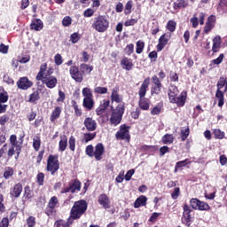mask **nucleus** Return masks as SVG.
Masks as SVG:
<instances>
[{
	"label": "nucleus",
	"mask_w": 227,
	"mask_h": 227,
	"mask_svg": "<svg viewBox=\"0 0 227 227\" xmlns=\"http://www.w3.org/2000/svg\"><path fill=\"white\" fill-rule=\"evenodd\" d=\"M69 74L76 82H82V74L79 71V67L72 66L69 69Z\"/></svg>",
	"instance_id": "obj_12"
},
{
	"label": "nucleus",
	"mask_w": 227,
	"mask_h": 227,
	"mask_svg": "<svg viewBox=\"0 0 227 227\" xmlns=\"http://www.w3.org/2000/svg\"><path fill=\"white\" fill-rule=\"evenodd\" d=\"M168 42H169V38L166 37V34H163L159 39V43L157 45L158 52H160V51L168 45Z\"/></svg>",
	"instance_id": "obj_19"
},
{
	"label": "nucleus",
	"mask_w": 227,
	"mask_h": 227,
	"mask_svg": "<svg viewBox=\"0 0 227 227\" xmlns=\"http://www.w3.org/2000/svg\"><path fill=\"white\" fill-rule=\"evenodd\" d=\"M134 173H136V171L134 169H129L126 175H125V180L127 182L130 181V178H132V176L134 175Z\"/></svg>",
	"instance_id": "obj_60"
},
{
	"label": "nucleus",
	"mask_w": 227,
	"mask_h": 227,
	"mask_svg": "<svg viewBox=\"0 0 227 227\" xmlns=\"http://www.w3.org/2000/svg\"><path fill=\"white\" fill-rule=\"evenodd\" d=\"M61 114V107L59 106H57L52 114H51V121H54L55 120H58V118H59V115Z\"/></svg>",
	"instance_id": "obj_36"
},
{
	"label": "nucleus",
	"mask_w": 227,
	"mask_h": 227,
	"mask_svg": "<svg viewBox=\"0 0 227 227\" xmlns=\"http://www.w3.org/2000/svg\"><path fill=\"white\" fill-rule=\"evenodd\" d=\"M93 150H94V148H93V145H88L87 147H86V154L89 156V157H94V154H95V153H93Z\"/></svg>",
	"instance_id": "obj_51"
},
{
	"label": "nucleus",
	"mask_w": 227,
	"mask_h": 227,
	"mask_svg": "<svg viewBox=\"0 0 227 227\" xmlns=\"http://www.w3.org/2000/svg\"><path fill=\"white\" fill-rule=\"evenodd\" d=\"M55 64L59 66L63 64V58L60 54L55 55Z\"/></svg>",
	"instance_id": "obj_63"
},
{
	"label": "nucleus",
	"mask_w": 227,
	"mask_h": 227,
	"mask_svg": "<svg viewBox=\"0 0 227 227\" xmlns=\"http://www.w3.org/2000/svg\"><path fill=\"white\" fill-rule=\"evenodd\" d=\"M94 93H98L99 95H106V93H107V88L98 86L94 88Z\"/></svg>",
	"instance_id": "obj_41"
},
{
	"label": "nucleus",
	"mask_w": 227,
	"mask_h": 227,
	"mask_svg": "<svg viewBox=\"0 0 227 227\" xmlns=\"http://www.w3.org/2000/svg\"><path fill=\"white\" fill-rule=\"evenodd\" d=\"M147 198L145 195L139 196L134 202L135 208H139V207H145L146 205Z\"/></svg>",
	"instance_id": "obj_22"
},
{
	"label": "nucleus",
	"mask_w": 227,
	"mask_h": 227,
	"mask_svg": "<svg viewBox=\"0 0 227 227\" xmlns=\"http://www.w3.org/2000/svg\"><path fill=\"white\" fill-rule=\"evenodd\" d=\"M160 90H162V85H153L151 93L152 95H159V93H160Z\"/></svg>",
	"instance_id": "obj_44"
},
{
	"label": "nucleus",
	"mask_w": 227,
	"mask_h": 227,
	"mask_svg": "<svg viewBox=\"0 0 227 227\" xmlns=\"http://www.w3.org/2000/svg\"><path fill=\"white\" fill-rule=\"evenodd\" d=\"M30 29L41 31V29H43V22L41 20H34L30 24Z\"/></svg>",
	"instance_id": "obj_24"
},
{
	"label": "nucleus",
	"mask_w": 227,
	"mask_h": 227,
	"mask_svg": "<svg viewBox=\"0 0 227 227\" xmlns=\"http://www.w3.org/2000/svg\"><path fill=\"white\" fill-rule=\"evenodd\" d=\"M83 125L87 129V130H89V132H93V130H97V121L93 120V118H85Z\"/></svg>",
	"instance_id": "obj_14"
},
{
	"label": "nucleus",
	"mask_w": 227,
	"mask_h": 227,
	"mask_svg": "<svg viewBox=\"0 0 227 227\" xmlns=\"http://www.w3.org/2000/svg\"><path fill=\"white\" fill-rule=\"evenodd\" d=\"M40 145H41L40 138L38 137H35L33 139V146L36 152L40 150Z\"/></svg>",
	"instance_id": "obj_46"
},
{
	"label": "nucleus",
	"mask_w": 227,
	"mask_h": 227,
	"mask_svg": "<svg viewBox=\"0 0 227 227\" xmlns=\"http://www.w3.org/2000/svg\"><path fill=\"white\" fill-rule=\"evenodd\" d=\"M67 146H68V138H67V136L63 135L60 137V141H59L60 152H65V150H67Z\"/></svg>",
	"instance_id": "obj_30"
},
{
	"label": "nucleus",
	"mask_w": 227,
	"mask_h": 227,
	"mask_svg": "<svg viewBox=\"0 0 227 227\" xmlns=\"http://www.w3.org/2000/svg\"><path fill=\"white\" fill-rule=\"evenodd\" d=\"M109 104H111L109 100H103V102H101L99 106L96 109L97 115L105 116L106 113V118H109V111L107 110Z\"/></svg>",
	"instance_id": "obj_10"
},
{
	"label": "nucleus",
	"mask_w": 227,
	"mask_h": 227,
	"mask_svg": "<svg viewBox=\"0 0 227 227\" xmlns=\"http://www.w3.org/2000/svg\"><path fill=\"white\" fill-rule=\"evenodd\" d=\"M220 49H221V36H215L213 39L212 51L213 52H219Z\"/></svg>",
	"instance_id": "obj_26"
},
{
	"label": "nucleus",
	"mask_w": 227,
	"mask_h": 227,
	"mask_svg": "<svg viewBox=\"0 0 227 227\" xmlns=\"http://www.w3.org/2000/svg\"><path fill=\"white\" fill-rule=\"evenodd\" d=\"M82 93L84 98H93V93L90 88H83Z\"/></svg>",
	"instance_id": "obj_37"
},
{
	"label": "nucleus",
	"mask_w": 227,
	"mask_h": 227,
	"mask_svg": "<svg viewBox=\"0 0 227 227\" xmlns=\"http://www.w3.org/2000/svg\"><path fill=\"white\" fill-rule=\"evenodd\" d=\"M5 102H8V93L2 92L0 93V104H4Z\"/></svg>",
	"instance_id": "obj_53"
},
{
	"label": "nucleus",
	"mask_w": 227,
	"mask_h": 227,
	"mask_svg": "<svg viewBox=\"0 0 227 227\" xmlns=\"http://www.w3.org/2000/svg\"><path fill=\"white\" fill-rule=\"evenodd\" d=\"M69 148L72 152L75 150V138L74 137H70L69 138Z\"/></svg>",
	"instance_id": "obj_56"
},
{
	"label": "nucleus",
	"mask_w": 227,
	"mask_h": 227,
	"mask_svg": "<svg viewBox=\"0 0 227 227\" xmlns=\"http://www.w3.org/2000/svg\"><path fill=\"white\" fill-rule=\"evenodd\" d=\"M8 49H9L8 45H4V43L0 44V52L2 54H8Z\"/></svg>",
	"instance_id": "obj_62"
},
{
	"label": "nucleus",
	"mask_w": 227,
	"mask_h": 227,
	"mask_svg": "<svg viewBox=\"0 0 227 227\" xmlns=\"http://www.w3.org/2000/svg\"><path fill=\"white\" fill-rule=\"evenodd\" d=\"M213 134L216 139H223L224 138V132L219 129H214Z\"/></svg>",
	"instance_id": "obj_39"
},
{
	"label": "nucleus",
	"mask_w": 227,
	"mask_h": 227,
	"mask_svg": "<svg viewBox=\"0 0 227 227\" xmlns=\"http://www.w3.org/2000/svg\"><path fill=\"white\" fill-rule=\"evenodd\" d=\"M69 187L72 193L75 192V191H81V182H79V180L71 181Z\"/></svg>",
	"instance_id": "obj_31"
},
{
	"label": "nucleus",
	"mask_w": 227,
	"mask_h": 227,
	"mask_svg": "<svg viewBox=\"0 0 227 227\" xmlns=\"http://www.w3.org/2000/svg\"><path fill=\"white\" fill-rule=\"evenodd\" d=\"M124 51L128 56H130L134 52V45L132 43L128 44Z\"/></svg>",
	"instance_id": "obj_50"
},
{
	"label": "nucleus",
	"mask_w": 227,
	"mask_h": 227,
	"mask_svg": "<svg viewBox=\"0 0 227 227\" xmlns=\"http://www.w3.org/2000/svg\"><path fill=\"white\" fill-rule=\"evenodd\" d=\"M150 86V78H145L140 86L138 95L140 98H145L146 95V91L148 90V87Z\"/></svg>",
	"instance_id": "obj_16"
},
{
	"label": "nucleus",
	"mask_w": 227,
	"mask_h": 227,
	"mask_svg": "<svg viewBox=\"0 0 227 227\" xmlns=\"http://www.w3.org/2000/svg\"><path fill=\"white\" fill-rule=\"evenodd\" d=\"M129 128L122 124L120 127V130H118L115 134V137L119 141H130V133L129 131Z\"/></svg>",
	"instance_id": "obj_6"
},
{
	"label": "nucleus",
	"mask_w": 227,
	"mask_h": 227,
	"mask_svg": "<svg viewBox=\"0 0 227 227\" xmlns=\"http://www.w3.org/2000/svg\"><path fill=\"white\" fill-rule=\"evenodd\" d=\"M189 127L184 128V129L181 130V139L182 141H185L187 137H189Z\"/></svg>",
	"instance_id": "obj_43"
},
{
	"label": "nucleus",
	"mask_w": 227,
	"mask_h": 227,
	"mask_svg": "<svg viewBox=\"0 0 227 227\" xmlns=\"http://www.w3.org/2000/svg\"><path fill=\"white\" fill-rule=\"evenodd\" d=\"M168 98L172 104H177L178 107H183V106H185L187 92H182L178 96V88L171 85L168 89Z\"/></svg>",
	"instance_id": "obj_2"
},
{
	"label": "nucleus",
	"mask_w": 227,
	"mask_h": 227,
	"mask_svg": "<svg viewBox=\"0 0 227 227\" xmlns=\"http://www.w3.org/2000/svg\"><path fill=\"white\" fill-rule=\"evenodd\" d=\"M139 107L144 111H148V109H150V100L145 98H140Z\"/></svg>",
	"instance_id": "obj_32"
},
{
	"label": "nucleus",
	"mask_w": 227,
	"mask_h": 227,
	"mask_svg": "<svg viewBox=\"0 0 227 227\" xmlns=\"http://www.w3.org/2000/svg\"><path fill=\"white\" fill-rule=\"evenodd\" d=\"M131 10H132V1L129 0L127 2L126 5H125L124 13L126 15H129L130 13Z\"/></svg>",
	"instance_id": "obj_49"
},
{
	"label": "nucleus",
	"mask_w": 227,
	"mask_h": 227,
	"mask_svg": "<svg viewBox=\"0 0 227 227\" xmlns=\"http://www.w3.org/2000/svg\"><path fill=\"white\" fill-rule=\"evenodd\" d=\"M11 196L13 198H19L20 194H22V184H17L13 186V188L10 192Z\"/></svg>",
	"instance_id": "obj_21"
},
{
	"label": "nucleus",
	"mask_w": 227,
	"mask_h": 227,
	"mask_svg": "<svg viewBox=\"0 0 227 227\" xmlns=\"http://www.w3.org/2000/svg\"><path fill=\"white\" fill-rule=\"evenodd\" d=\"M45 178V175L43 173H39L37 175V182L39 185H43V180Z\"/></svg>",
	"instance_id": "obj_61"
},
{
	"label": "nucleus",
	"mask_w": 227,
	"mask_h": 227,
	"mask_svg": "<svg viewBox=\"0 0 227 227\" xmlns=\"http://www.w3.org/2000/svg\"><path fill=\"white\" fill-rule=\"evenodd\" d=\"M167 29H168L170 33L175 32V29H176V22L169 20L167 24Z\"/></svg>",
	"instance_id": "obj_42"
},
{
	"label": "nucleus",
	"mask_w": 227,
	"mask_h": 227,
	"mask_svg": "<svg viewBox=\"0 0 227 227\" xmlns=\"http://www.w3.org/2000/svg\"><path fill=\"white\" fill-rule=\"evenodd\" d=\"M24 198H27V200H31V198H33V192H31L29 187H25Z\"/></svg>",
	"instance_id": "obj_52"
},
{
	"label": "nucleus",
	"mask_w": 227,
	"mask_h": 227,
	"mask_svg": "<svg viewBox=\"0 0 227 227\" xmlns=\"http://www.w3.org/2000/svg\"><path fill=\"white\" fill-rule=\"evenodd\" d=\"M18 88L20 90H29L31 86H33V82H31L27 77H21L20 80L17 82Z\"/></svg>",
	"instance_id": "obj_13"
},
{
	"label": "nucleus",
	"mask_w": 227,
	"mask_h": 227,
	"mask_svg": "<svg viewBox=\"0 0 227 227\" xmlns=\"http://www.w3.org/2000/svg\"><path fill=\"white\" fill-rule=\"evenodd\" d=\"M15 153H17V159L20 155V145H12L8 150L7 155L8 157H13Z\"/></svg>",
	"instance_id": "obj_25"
},
{
	"label": "nucleus",
	"mask_w": 227,
	"mask_h": 227,
	"mask_svg": "<svg viewBox=\"0 0 227 227\" xmlns=\"http://www.w3.org/2000/svg\"><path fill=\"white\" fill-rule=\"evenodd\" d=\"M161 141L163 145H173L175 142V136L171 134H166L162 137Z\"/></svg>",
	"instance_id": "obj_29"
},
{
	"label": "nucleus",
	"mask_w": 227,
	"mask_h": 227,
	"mask_svg": "<svg viewBox=\"0 0 227 227\" xmlns=\"http://www.w3.org/2000/svg\"><path fill=\"white\" fill-rule=\"evenodd\" d=\"M9 121H10V116L3 115L0 117V125H6V123H8Z\"/></svg>",
	"instance_id": "obj_59"
},
{
	"label": "nucleus",
	"mask_w": 227,
	"mask_h": 227,
	"mask_svg": "<svg viewBox=\"0 0 227 227\" xmlns=\"http://www.w3.org/2000/svg\"><path fill=\"white\" fill-rule=\"evenodd\" d=\"M88 209V204L85 200H79L75 202L71 208L70 216L69 218L72 219V221H75L77 219H81V216L86 210Z\"/></svg>",
	"instance_id": "obj_4"
},
{
	"label": "nucleus",
	"mask_w": 227,
	"mask_h": 227,
	"mask_svg": "<svg viewBox=\"0 0 227 227\" xmlns=\"http://www.w3.org/2000/svg\"><path fill=\"white\" fill-rule=\"evenodd\" d=\"M223 59H224V54H220L219 57L215 59L212 60L213 65H221L223 63Z\"/></svg>",
	"instance_id": "obj_48"
},
{
	"label": "nucleus",
	"mask_w": 227,
	"mask_h": 227,
	"mask_svg": "<svg viewBox=\"0 0 227 227\" xmlns=\"http://www.w3.org/2000/svg\"><path fill=\"white\" fill-rule=\"evenodd\" d=\"M145 49V42L143 41H137V49L136 52L137 54H141Z\"/></svg>",
	"instance_id": "obj_38"
},
{
	"label": "nucleus",
	"mask_w": 227,
	"mask_h": 227,
	"mask_svg": "<svg viewBox=\"0 0 227 227\" xmlns=\"http://www.w3.org/2000/svg\"><path fill=\"white\" fill-rule=\"evenodd\" d=\"M178 196H180V188L176 187L174 192L171 193L172 200H177Z\"/></svg>",
	"instance_id": "obj_54"
},
{
	"label": "nucleus",
	"mask_w": 227,
	"mask_h": 227,
	"mask_svg": "<svg viewBox=\"0 0 227 227\" xmlns=\"http://www.w3.org/2000/svg\"><path fill=\"white\" fill-rule=\"evenodd\" d=\"M56 205H58V197L53 196L49 200L48 207L50 208H56Z\"/></svg>",
	"instance_id": "obj_40"
},
{
	"label": "nucleus",
	"mask_w": 227,
	"mask_h": 227,
	"mask_svg": "<svg viewBox=\"0 0 227 227\" xmlns=\"http://www.w3.org/2000/svg\"><path fill=\"white\" fill-rule=\"evenodd\" d=\"M13 176V169L6 168L4 173V178H6L8 180V178H10V176Z\"/></svg>",
	"instance_id": "obj_58"
},
{
	"label": "nucleus",
	"mask_w": 227,
	"mask_h": 227,
	"mask_svg": "<svg viewBox=\"0 0 227 227\" xmlns=\"http://www.w3.org/2000/svg\"><path fill=\"white\" fill-rule=\"evenodd\" d=\"M102 155H104V145L98 144L94 151V157L96 160H102Z\"/></svg>",
	"instance_id": "obj_18"
},
{
	"label": "nucleus",
	"mask_w": 227,
	"mask_h": 227,
	"mask_svg": "<svg viewBox=\"0 0 227 227\" xmlns=\"http://www.w3.org/2000/svg\"><path fill=\"white\" fill-rule=\"evenodd\" d=\"M98 201L103 208H111V200H109V197L106 194H101L98 197Z\"/></svg>",
	"instance_id": "obj_17"
},
{
	"label": "nucleus",
	"mask_w": 227,
	"mask_h": 227,
	"mask_svg": "<svg viewBox=\"0 0 227 227\" xmlns=\"http://www.w3.org/2000/svg\"><path fill=\"white\" fill-rule=\"evenodd\" d=\"M47 171L54 175L58 169H59V161L58 160V157L54 155H50L47 160Z\"/></svg>",
	"instance_id": "obj_7"
},
{
	"label": "nucleus",
	"mask_w": 227,
	"mask_h": 227,
	"mask_svg": "<svg viewBox=\"0 0 227 227\" xmlns=\"http://www.w3.org/2000/svg\"><path fill=\"white\" fill-rule=\"evenodd\" d=\"M80 70L82 74H91L93 72V66L88 64H81Z\"/></svg>",
	"instance_id": "obj_33"
},
{
	"label": "nucleus",
	"mask_w": 227,
	"mask_h": 227,
	"mask_svg": "<svg viewBox=\"0 0 227 227\" xmlns=\"http://www.w3.org/2000/svg\"><path fill=\"white\" fill-rule=\"evenodd\" d=\"M40 98L38 91H35L30 95L29 102H36Z\"/></svg>",
	"instance_id": "obj_55"
},
{
	"label": "nucleus",
	"mask_w": 227,
	"mask_h": 227,
	"mask_svg": "<svg viewBox=\"0 0 227 227\" xmlns=\"http://www.w3.org/2000/svg\"><path fill=\"white\" fill-rule=\"evenodd\" d=\"M190 22L192 27L194 28L198 27L199 24H200V26H203V24H205V12L199 13V20H198V14L194 13L192 18H191Z\"/></svg>",
	"instance_id": "obj_11"
},
{
	"label": "nucleus",
	"mask_w": 227,
	"mask_h": 227,
	"mask_svg": "<svg viewBox=\"0 0 227 227\" xmlns=\"http://www.w3.org/2000/svg\"><path fill=\"white\" fill-rule=\"evenodd\" d=\"M81 40V35L79 33H74L70 36V41L72 43H77Z\"/></svg>",
	"instance_id": "obj_47"
},
{
	"label": "nucleus",
	"mask_w": 227,
	"mask_h": 227,
	"mask_svg": "<svg viewBox=\"0 0 227 227\" xmlns=\"http://www.w3.org/2000/svg\"><path fill=\"white\" fill-rule=\"evenodd\" d=\"M123 117V108H117L114 112H113L112 116L110 118L111 125L116 127V125H120L121 123V118Z\"/></svg>",
	"instance_id": "obj_8"
},
{
	"label": "nucleus",
	"mask_w": 227,
	"mask_h": 227,
	"mask_svg": "<svg viewBox=\"0 0 227 227\" xmlns=\"http://www.w3.org/2000/svg\"><path fill=\"white\" fill-rule=\"evenodd\" d=\"M8 224H9L8 218H4L0 222V227H8Z\"/></svg>",
	"instance_id": "obj_64"
},
{
	"label": "nucleus",
	"mask_w": 227,
	"mask_h": 227,
	"mask_svg": "<svg viewBox=\"0 0 227 227\" xmlns=\"http://www.w3.org/2000/svg\"><path fill=\"white\" fill-rule=\"evenodd\" d=\"M121 65L122 67V68L124 70H132V67H134V64L132 63V59L124 57L121 60Z\"/></svg>",
	"instance_id": "obj_20"
},
{
	"label": "nucleus",
	"mask_w": 227,
	"mask_h": 227,
	"mask_svg": "<svg viewBox=\"0 0 227 227\" xmlns=\"http://www.w3.org/2000/svg\"><path fill=\"white\" fill-rule=\"evenodd\" d=\"M97 137V133H85L83 134L82 143H90V141H93Z\"/></svg>",
	"instance_id": "obj_35"
},
{
	"label": "nucleus",
	"mask_w": 227,
	"mask_h": 227,
	"mask_svg": "<svg viewBox=\"0 0 227 227\" xmlns=\"http://www.w3.org/2000/svg\"><path fill=\"white\" fill-rule=\"evenodd\" d=\"M187 6H189V3L185 2V0H177L174 3V10L187 8Z\"/></svg>",
	"instance_id": "obj_34"
},
{
	"label": "nucleus",
	"mask_w": 227,
	"mask_h": 227,
	"mask_svg": "<svg viewBox=\"0 0 227 227\" xmlns=\"http://www.w3.org/2000/svg\"><path fill=\"white\" fill-rule=\"evenodd\" d=\"M95 106V102L93 101V98H83V107L91 111L93 106Z\"/></svg>",
	"instance_id": "obj_27"
},
{
	"label": "nucleus",
	"mask_w": 227,
	"mask_h": 227,
	"mask_svg": "<svg viewBox=\"0 0 227 227\" xmlns=\"http://www.w3.org/2000/svg\"><path fill=\"white\" fill-rule=\"evenodd\" d=\"M111 98L112 102H116L117 104H120V102H121V97L118 95V87H115L112 90Z\"/></svg>",
	"instance_id": "obj_28"
},
{
	"label": "nucleus",
	"mask_w": 227,
	"mask_h": 227,
	"mask_svg": "<svg viewBox=\"0 0 227 227\" xmlns=\"http://www.w3.org/2000/svg\"><path fill=\"white\" fill-rule=\"evenodd\" d=\"M94 14H95V11L91 8L85 10L83 12V16L87 18L93 17Z\"/></svg>",
	"instance_id": "obj_57"
},
{
	"label": "nucleus",
	"mask_w": 227,
	"mask_h": 227,
	"mask_svg": "<svg viewBox=\"0 0 227 227\" xmlns=\"http://www.w3.org/2000/svg\"><path fill=\"white\" fill-rule=\"evenodd\" d=\"M191 207L185 204L184 206V213H183V218L182 222L184 223V224H187L188 226L191 224Z\"/></svg>",
	"instance_id": "obj_15"
},
{
	"label": "nucleus",
	"mask_w": 227,
	"mask_h": 227,
	"mask_svg": "<svg viewBox=\"0 0 227 227\" xmlns=\"http://www.w3.org/2000/svg\"><path fill=\"white\" fill-rule=\"evenodd\" d=\"M215 98L218 99V107L224 106V93L227 91V77L221 76L216 84Z\"/></svg>",
	"instance_id": "obj_3"
},
{
	"label": "nucleus",
	"mask_w": 227,
	"mask_h": 227,
	"mask_svg": "<svg viewBox=\"0 0 227 227\" xmlns=\"http://www.w3.org/2000/svg\"><path fill=\"white\" fill-rule=\"evenodd\" d=\"M92 27L98 33H106L109 27V20L106 16L99 15L94 19Z\"/></svg>",
	"instance_id": "obj_5"
},
{
	"label": "nucleus",
	"mask_w": 227,
	"mask_h": 227,
	"mask_svg": "<svg viewBox=\"0 0 227 227\" xmlns=\"http://www.w3.org/2000/svg\"><path fill=\"white\" fill-rule=\"evenodd\" d=\"M52 68L47 69V65H41L40 71L36 75V80L41 81L43 84H45L50 90L56 88L58 84V79L56 76L51 75L52 74Z\"/></svg>",
	"instance_id": "obj_1"
},
{
	"label": "nucleus",
	"mask_w": 227,
	"mask_h": 227,
	"mask_svg": "<svg viewBox=\"0 0 227 227\" xmlns=\"http://www.w3.org/2000/svg\"><path fill=\"white\" fill-rule=\"evenodd\" d=\"M62 25L64 27H68V26L72 25V18L70 16H66L62 20Z\"/></svg>",
	"instance_id": "obj_45"
},
{
	"label": "nucleus",
	"mask_w": 227,
	"mask_h": 227,
	"mask_svg": "<svg viewBox=\"0 0 227 227\" xmlns=\"http://www.w3.org/2000/svg\"><path fill=\"white\" fill-rule=\"evenodd\" d=\"M190 205L192 208H193L194 210H209L210 209V206H208V204H207L206 202L200 201L198 199H192L190 200Z\"/></svg>",
	"instance_id": "obj_9"
},
{
	"label": "nucleus",
	"mask_w": 227,
	"mask_h": 227,
	"mask_svg": "<svg viewBox=\"0 0 227 227\" xmlns=\"http://www.w3.org/2000/svg\"><path fill=\"white\" fill-rule=\"evenodd\" d=\"M74 224L72 218L68 217L67 221L58 220L55 222V227H70Z\"/></svg>",
	"instance_id": "obj_23"
}]
</instances>
